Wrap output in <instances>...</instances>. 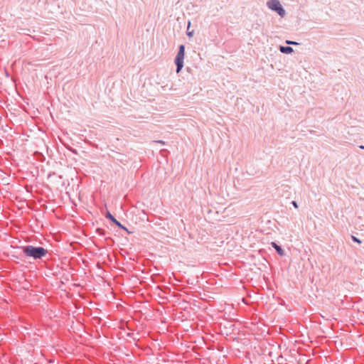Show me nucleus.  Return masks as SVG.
<instances>
[{"mask_svg":"<svg viewBox=\"0 0 364 364\" xmlns=\"http://www.w3.org/2000/svg\"><path fill=\"white\" fill-rule=\"evenodd\" d=\"M48 254V250L43 247L24 245V259L30 257L33 259H41Z\"/></svg>","mask_w":364,"mask_h":364,"instance_id":"f257e3e1","label":"nucleus"},{"mask_svg":"<svg viewBox=\"0 0 364 364\" xmlns=\"http://www.w3.org/2000/svg\"><path fill=\"white\" fill-rule=\"evenodd\" d=\"M185 56V46L180 45L178 47V51L175 58V64L176 65V73H178L181 72L183 67V60Z\"/></svg>","mask_w":364,"mask_h":364,"instance_id":"f03ea898","label":"nucleus"},{"mask_svg":"<svg viewBox=\"0 0 364 364\" xmlns=\"http://www.w3.org/2000/svg\"><path fill=\"white\" fill-rule=\"evenodd\" d=\"M267 6L269 9L277 12L281 17L286 15V11L279 0H269L267 2Z\"/></svg>","mask_w":364,"mask_h":364,"instance_id":"7ed1b4c3","label":"nucleus"},{"mask_svg":"<svg viewBox=\"0 0 364 364\" xmlns=\"http://www.w3.org/2000/svg\"><path fill=\"white\" fill-rule=\"evenodd\" d=\"M106 218L114 223L118 228L124 230L127 232L130 233L128 229L124 227L120 222H119L109 211L106 213Z\"/></svg>","mask_w":364,"mask_h":364,"instance_id":"20e7f679","label":"nucleus"},{"mask_svg":"<svg viewBox=\"0 0 364 364\" xmlns=\"http://www.w3.org/2000/svg\"><path fill=\"white\" fill-rule=\"evenodd\" d=\"M271 245L274 248L279 255L284 256L285 255L284 250L282 249V247L277 245L275 242H272Z\"/></svg>","mask_w":364,"mask_h":364,"instance_id":"39448f33","label":"nucleus"},{"mask_svg":"<svg viewBox=\"0 0 364 364\" xmlns=\"http://www.w3.org/2000/svg\"><path fill=\"white\" fill-rule=\"evenodd\" d=\"M279 51L284 54H290L294 52L293 48L291 46H279Z\"/></svg>","mask_w":364,"mask_h":364,"instance_id":"423d86ee","label":"nucleus"},{"mask_svg":"<svg viewBox=\"0 0 364 364\" xmlns=\"http://www.w3.org/2000/svg\"><path fill=\"white\" fill-rule=\"evenodd\" d=\"M26 31H28L30 32V30L24 28V33H23V35H24V43L25 42L28 43V38H31V36L30 33H26Z\"/></svg>","mask_w":364,"mask_h":364,"instance_id":"0eeeda50","label":"nucleus"},{"mask_svg":"<svg viewBox=\"0 0 364 364\" xmlns=\"http://www.w3.org/2000/svg\"><path fill=\"white\" fill-rule=\"evenodd\" d=\"M190 26H191V21H188L186 34L188 37H192L193 36V31H189Z\"/></svg>","mask_w":364,"mask_h":364,"instance_id":"6e6552de","label":"nucleus"},{"mask_svg":"<svg viewBox=\"0 0 364 364\" xmlns=\"http://www.w3.org/2000/svg\"><path fill=\"white\" fill-rule=\"evenodd\" d=\"M96 232L100 236H103V235H105V230L102 229V228H97L96 229Z\"/></svg>","mask_w":364,"mask_h":364,"instance_id":"1a4fd4ad","label":"nucleus"},{"mask_svg":"<svg viewBox=\"0 0 364 364\" xmlns=\"http://www.w3.org/2000/svg\"><path fill=\"white\" fill-rule=\"evenodd\" d=\"M286 43L287 45H299V43H297L296 41H290V40H287Z\"/></svg>","mask_w":364,"mask_h":364,"instance_id":"9d476101","label":"nucleus"},{"mask_svg":"<svg viewBox=\"0 0 364 364\" xmlns=\"http://www.w3.org/2000/svg\"><path fill=\"white\" fill-rule=\"evenodd\" d=\"M352 240H353V241H354V242H358V243H359V244H360V243H361V240H360V239L357 238V237H355V236H352Z\"/></svg>","mask_w":364,"mask_h":364,"instance_id":"9b49d317","label":"nucleus"},{"mask_svg":"<svg viewBox=\"0 0 364 364\" xmlns=\"http://www.w3.org/2000/svg\"><path fill=\"white\" fill-rule=\"evenodd\" d=\"M291 204L294 205V207L298 208V205L296 201H294V200L291 201Z\"/></svg>","mask_w":364,"mask_h":364,"instance_id":"f8f14e48","label":"nucleus"},{"mask_svg":"<svg viewBox=\"0 0 364 364\" xmlns=\"http://www.w3.org/2000/svg\"><path fill=\"white\" fill-rule=\"evenodd\" d=\"M23 240H24V242H31V240L28 237H26L25 236H24Z\"/></svg>","mask_w":364,"mask_h":364,"instance_id":"ddd939ff","label":"nucleus"},{"mask_svg":"<svg viewBox=\"0 0 364 364\" xmlns=\"http://www.w3.org/2000/svg\"><path fill=\"white\" fill-rule=\"evenodd\" d=\"M26 286V282H24V287H23L24 290L27 288Z\"/></svg>","mask_w":364,"mask_h":364,"instance_id":"4468645a","label":"nucleus"},{"mask_svg":"<svg viewBox=\"0 0 364 364\" xmlns=\"http://www.w3.org/2000/svg\"><path fill=\"white\" fill-rule=\"evenodd\" d=\"M158 142L160 144H164V141H159Z\"/></svg>","mask_w":364,"mask_h":364,"instance_id":"2eb2a0df","label":"nucleus"},{"mask_svg":"<svg viewBox=\"0 0 364 364\" xmlns=\"http://www.w3.org/2000/svg\"><path fill=\"white\" fill-rule=\"evenodd\" d=\"M25 324H26V323L24 322V325ZM23 329H24V331L26 330L27 329L26 326H24Z\"/></svg>","mask_w":364,"mask_h":364,"instance_id":"dca6fc26","label":"nucleus"},{"mask_svg":"<svg viewBox=\"0 0 364 364\" xmlns=\"http://www.w3.org/2000/svg\"><path fill=\"white\" fill-rule=\"evenodd\" d=\"M360 148L361 149H364V146H363V145H362V146H360Z\"/></svg>","mask_w":364,"mask_h":364,"instance_id":"f3484780","label":"nucleus"},{"mask_svg":"<svg viewBox=\"0 0 364 364\" xmlns=\"http://www.w3.org/2000/svg\"><path fill=\"white\" fill-rule=\"evenodd\" d=\"M23 336H24V340L26 339V333H24L23 334Z\"/></svg>","mask_w":364,"mask_h":364,"instance_id":"a211bd4d","label":"nucleus"}]
</instances>
